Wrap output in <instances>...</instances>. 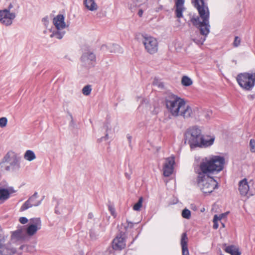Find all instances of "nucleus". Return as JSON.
Segmentation results:
<instances>
[{"mask_svg":"<svg viewBox=\"0 0 255 255\" xmlns=\"http://www.w3.org/2000/svg\"><path fill=\"white\" fill-rule=\"evenodd\" d=\"M225 163L224 157L219 155H213L209 159L206 158L200 164L199 169L204 173H213L223 170Z\"/></svg>","mask_w":255,"mask_h":255,"instance_id":"obj_1","label":"nucleus"},{"mask_svg":"<svg viewBox=\"0 0 255 255\" xmlns=\"http://www.w3.org/2000/svg\"><path fill=\"white\" fill-rule=\"evenodd\" d=\"M164 103L168 111L174 117L179 115L180 110L185 106V101L172 93H167Z\"/></svg>","mask_w":255,"mask_h":255,"instance_id":"obj_2","label":"nucleus"},{"mask_svg":"<svg viewBox=\"0 0 255 255\" xmlns=\"http://www.w3.org/2000/svg\"><path fill=\"white\" fill-rule=\"evenodd\" d=\"M198 185L204 194H210L218 188V182L213 177L210 176L209 173H204L200 170L198 172Z\"/></svg>","mask_w":255,"mask_h":255,"instance_id":"obj_3","label":"nucleus"},{"mask_svg":"<svg viewBox=\"0 0 255 255\" xmlns=\"http://www.w3.org/2000/svg\"><path fill=\"white\" fill-rule=\"evenodd\" d=\"M202 135L201 130L197 126L190 127L184 134V143L189 144L191 149L198 147Z\"/></svg>","mask_w":255,"mask_h":255,"instance_id":"obj_4","label":"nucleus"},{"mask_svg":"<svg viewBox=\"0 0 255 255\" xmlns=\"http://www.w3.org/2000/svg\"><path fill=\"white\" fill-rule=\"evenodd\" d=\"M236 80L241 87L246 91H251L255 85V72H244L239 74Z\"/></svg>","mask_w":255,"mask_h":255,"instance_id":"obj_5","label":"nucleus"},{"mask_svg":"<svg viewBox=\"0 0 255 255\" xmlns=\"http://www.w3.org/2000/svg\"><path fill=\"white\" fill-rule=\"evenodd\" d=\"M20 158L14 153H10L8 152L2 158V161L0 163V167H2L3 164L5 162L9 163V165H6L4 169L6 171H15L20 168Z\"/></svg>","mask_w":255,"mask_h":255,"instance_id":"obj_6","label":"nucleus"},{"mask_svg":"<svg viewBox=\"0 0 255 255\" xmlns=\"http://www.w3.org/2000/svg\"><path fill=\"white\" fill-rule=\"evenodd\" d=\"M13 7V4L10 3L6 8L0 10V22L5 26H8L11 25L12 20L16 17L15 12L13 10L10 12Z\"/></svg>","mask_w":255,"mask_h":255,"instance_id":"obj_7","label":"nucleus"},{"mask_svg":"<svg viewBox=\"0 0 255 255\" xmlns=\"http://www.w3.org/2000/svg\"><path fill=\"white\" fill-rule=\"evenodd\" d=\"M142 43L147 52L150 54L155 53L158 50V42L157 40L152 36L145 35H142Z\"/></svg>","mask_w":255,"mask_h":255,"instance_id":"obj_8","label":"nucleus"},{"mask_svg":"<svg viewBox=\"0 0 255 255\" xmlns=\"http://www.w3.org/2000/svg\"><path fill=\"white\" fill-rule=\"evenodd\" d=\"M30 220L32 223L23 226V229L28 236H32L40 229L41 222L39 218H32Z\"/></svg>","mask_w":255,"mask_h":255,"instance_id":"obj_9","label":"nucleus"},{"mask_svg":"<svg viewBox=\"0 0 255 255\" xmlns=\"http://www.w3.org/2000/svg\"><path fill=\"white\" fill-rule=\"evenodd\" d=\"M193 25L197 28L201 35L207 37L210 33V25L206 22L203 23V20L202 21L200 20L198 16L196 17H193L191 19Z\"/></svg>","mask_w":255,"mask_h":255,"instance_id":"obj_10","label":"nucleus"},{"mask_svg":"<svg viewBox=\"0 0 255 255\" xmlns=\"http://www.w3.org/2000/svg\"><path fill=\"white\" fill-rule=\"evenodd\" d=\"M38 193L35 192L21 206L20 211H23L33 206H38L41 204V200L36 201Z\"/></svg>","mask_w":255,"mask_h":255,"instance_id":"obj_11","label":"nucleus"},{"mask_svg":"<svg viewBox=\"0 0 255 255\" xmlns=\"http://www.w3.org/2000/svg\"><path fill=\"white\" fill-rule=\"evenodd\" d=\"M174 164V157H168L166 159V162L163 165V175L164 176L169 177L172 174Z\"/></svg>","mask_w":255,"mask_h":255,"instance_id":"obj_12","label":"nucleus"},{"mask_svg":"<svg viewBox=\"0 0 255 255\" xmlns=\"http://www.w3.org/2000/svg\"><path fill=\"white\" fill-rule=\"evenodd\" d=\"M11 244L0 243V255H13L16 252L14 248L11 247Z\"/></svg>","mask_w":255,"mask_h":255,"instance_id":"obj_13","label":"nucleus"},{"mask_svg":"<svg viewBox=\"0 0 255 255\" xmlns=\"http://www.w3.org/2000/svg\"><path fill=\"white\" fill-rule=\"evenodd\" d=\"M113 249L114 250H122L126 247V240L122 235L118 236L112 242Z\"/></svg>","mask_w":255,"mask_h":255,"instance_id":"obj_14","label":"nucleus"},{"mask_svg":"<svg viewBox=\"0 0 255 255\" xmlns=\"http://www.w3.org/2000/svg\"><path fill=\"white\" fill-rule=\"evenodd\" d=\"M184 3L185 0H175V13L178 18L183 17V12L185 9L184 6Z\"/></svg>","mask_w":255,"mask_h":255,"instance_id":"obj_15","label":"nucleus"},{"mask_svg":"<svg viewBox=\"0 0 255 255\" xmlns=\"http://www.w3.org/2000/svg\"><path fill=\"white\" fill-rule=\"evenodd\" d=\"M65 17L63 14H58L53 18V22L57 30L65 28L67 26L64 21Z\"/></svg>","mask_w":255,"mask_h":255,"instance_id":"obj_16","label":"nucleus"},{"mask_svg":"<svg viewBox=\"0 0 255 255\" xmlns=\"http://www.w3.org/2000/svg\"><path fill=\"white\" fill-rule=\"evenodd\" d=\"M209 139H205L202 134L198 147L206 148L211 146L213 144L215 137V136H208Z\"/></svg>","mask_w":255,"mask_h":255,"instance_id":"obj_17","label":"nucleus"},{"mask_svg":"<svg viewBox=\"0 0 255 255\" xmlns=\"http://www.w3.org/2000/svg\"><path fill=\"white\" fill-rule=\"evenodd\" d=\"M206 9L207 11L203 5L202 6L199 5V7L197 8L200 16L203 20V23H209V11L207 7H206Z\"/></svg>","mask_w":255,"mask_h":255,"instance_id":"obj_18","label":"nucleus"},{"mask_svg":"<svg viewBox=\"0 0 255 255\" xmlns=\"http://www.w3.org/2000/svg\"><path fill=\"white\" fill-rule=\"evenodd\" d=\"M180 244L182 247V255H189V251L187 245L188 238L186 233H184L182 234Z\"/></svg>","mask_w":255,"mask_h":255,"instance_id":"obj_19","label":"nucleus"},{"mask_svg":"<svg viewBox=\"0 0 255 255\" xmlns=\"http://www.w3.org/2000/svg\"><path fill=\"white\" fill-rule=\"evenodd\" d=\"M239 190L242 196H246L249 191V185L247 179L245 178L240 181Z\"/></svg>","mask_w":255,"mask_h":255,"instance_id":"obj_20","label":"nucleus"},{"mask_svg":"<svg viewBox=\"0 0 255 255\" xmlns=\"http://www.w3.org/2000/svg\"><path fill=\"white\" fill-rule=\"evenodd\" d=\"M105 48L108 50L110 53H122L123 52V50L120 46L115 43H113L109 46L102 45L101 46V49L104 50Z\"/></svg>","mask_w":255,"mask_h":255,"instance_id":"obj_21","label":"nucleus"},{"mask_svg":"<svg viewBox=\"0 0 255 255\" xmlns=\"http://www.w3.org/2000/svg\"><path fill=\"white\" fill-rule=\"evenodd\" d=\"M224 246L225 248L224 251L231 255H241V252L240 251L239 249L234 245H230L228 246H226V244H224Z\"/></svg>","mask_w":255,"mask_h":255,"instance_id":"obj_22","label":"nucleus"},{"mask_svg":"<svg viewBox=\"0 0 255 255\" xmlns=\"http://www.w3.org/2000/svg\"><path fill=\"white\" fill-rule=\"evenodd\" d=\"M192 113V108L189 105H185L184 108L180 110L179 115L183 116L184 118H187L191 117Z\"/></svg>","mask_w":255,"mask_h":255,"instance_id":"obj_23","label":"nucleus"},{"mask_svg":"<svg viewBox=\"0 0 255 255\" xmlns=\"http://www.w3.org/2000/svg\"><path fill=\"white\" fill-rule=\"evenodd\" d=\"M84 4L86 7L91 11L96 10L98 8V6L94 0H84Z\"/></svg>","mask_w":255,"mask_h":255,"instance_id":"obj_24","label":"nucleus"},{"mask_svg":"<svg viewBox=\"0 0 255 255\" xmlns=\"http://www.w3.org/2000/svg\"><path fill=\"white\" fill-rule=\"evenodd\" d=\"M81 60L82 61H84L86 60H90L91 61H95L96 60V56L93 52H88L87 53H84L82 55Z\"/></svg>","mask_w":255,"mask_h":255,"instance_id":"obj_25","label":"nucleus"},{"mask_svg":"<svg viewBox=\"0 0 255 255\" xmlns=\"http://www.w3.org/2000/svg\"><path fill=\"white\" fill-rule=\"evenodd\" d=\"M110 123L108 122H105L104 124L103 128L105 129L106 133L104 136H102L100 138H98L97 140V141L100 143L103 141V140H107L109 139V135L108 131V130H111V128L109 127Z\"/></svg>","mask_w":255,"mask_h":255,"instance_id":"obj_26","label":"nucleus"},{"mask_svg":"<svg viewBox=\"0 0 255 255\" xmlns=\"http://www.w3.org/2000/svg\"><path fill=\"white\" fill-rule=\"evenodd\" d=\"M9 197V193L8 189L4 188H0V200L5 201Z\"/></svg>","mask_w":255,"mask_h":255,"instance_id":"obj_27","label":"nucleus"},{"mask_svg":"<svg viewBox=\"0 0 255 255\" xmlns=\"http://www.w3.org/2000/svg\"><path fill=\"white\" fill-rule=\"evenodd\" d=\"M24 158L26 160L31 161L36 158L34 152L31 150H27L24 153Z\"/></svg>","mask_w":255,"mask_h":255,"instance_id":"obj_28","label":"nucleus"},{"mask_svg":"<svg viewBox=\"0 0 255 255\" xmlns=\"http://www.w3.org/2000/svg\"><path fill=\"white\" fill-rule=\"evenodd\" d=\"M193 83L192 80L187 76H183L181 79V84L185 87L191 86Z\"/></svg>","mask_w":255,"mask_h":255,"instance_id":"obj_29","label":"nucleus"},{"mask_svg":"<svg viewBox=\"0 0 255 255\" xmlns=\"http://www.w3.org/2000/svg\"><path fill=\"white\" fill-rule=\"evenodd\" d=\"M65 31H60L59 30L54 31L50 35V37H56L57 39H61L65 34Z\"/></svg>","mask_w":255,"mask_h":255,"instance_id":"obj_30","label":"nucleus"},{"mask_svg":"<svg viewBox=\"0 0 255 255\" xmlns=\"http://www.w3.org/2000/svg\"><path fill=\"white\" fill-rule=\"evenodd\" d=\"M24 232L23 229H18L16 231L12 232L11 235V238H15L17 240L21 239V233Z\"/></svg>","mask_w":255,"mask_h":255,"instance_id":"obj_31","label":"nucleus"},{"mask_svg":"<svg viewBox=\"0 0 255 255\" xmlns=\"http://www.w3.org/2000/svg\"><path fill=\"white\" fill-rule=\"evenodd\" d=\"M108 209L111 213V214L114 218L117 217V213L116 212L115 208L114 207V205L113 204H111L110 201H108Z\"/></svg>","mask_w":255,"mask_h":255,"instance_id":"obj_32","label":"nucleus"},{"mask_svg":"<svg viewBox=\"0 0 255 255\" xmlns=\"http://www.w3.org/2000/svg\"><path fill=\"white\" fill-rule=\"evenodd\" d=\"M143 202V198L140 197L138 201L133 205V209L134 211H139L140 210L141 207H142V204Z\"/></svg>","mask_w":255,"mask_h":255,"instance_id":"obj_33","label":"nucleus"},{"mask_svg":"<svg viewBox=\"0 0 255 255\" xmlns=\"http://www.w3.org/2000/svg\"><path fill=\"white\" fill-rule=\"evenodd\" d=\"M181 215L183 218L189 219L191 215V211L189 209L185 208L182 210Z\"/></svg>","mask_w":255,"mask_h":255,"instance_id":"obj_34","label":"nucleus"},{"mask_svg":"<svg viewBox=\"0 0 255 255\" xmlns=\"http://www.w3.org/2000/svg\"><path fill=\"white\" fill-rule=\"evenodd\" d=\"M91 91V86L87 85L83 87L82 89V93L85 96H88L90 94Z\"/></svg>","mask_w":255,"mask_h":255,"instance_id":"obj_35","label":"nucleus"},{"mask_svg":"<svg viewBox=\"0 0 255 255\" xmlns=\"http://www.w3.org/2000/svg\"><path fill=\"white\" fill-rule=\"evenodd\" d=\"M89 235L91 240H96L97 239L99 235L97 234V232L93 229H91L89 231Z\"/></svg>","mask_w":255,"mask_h":255,"instance_id":"obj_36","label":"nucleus"},{"mask_svg":"<svg viewBox=\"0 0 255 255\" xmlns=\"http://www.w3.org/2000/svg\"><path fill=\"white\" fill-rule=\"evenodd\" d=\"M206 38V37H205V36H204L203 38L201 37V38H200L199 39H198V38H193L192 40L195 43H196L197 45H202L203 44L204 42L205 41Z\"/></svg>","mask_w":255,"mask_h":255,"instance_id":"obj_37","label":"nucleus"},{"mask_svg":"<svg viewBox=\"0 0 255 255\" xmlns=\"http://www.w3.org/2000/svg\"><path fill=\"white\" fill-rule=\"evenodd\" d=\"M7 123V119L5 117H2L0 118V127L4 128L5 127Z\"/></svg>","mask_w":255,"mask_h":255,"instance_id":"obj_38","label":"nucleus"},{"mask_svg":"<svg viewBox=\"0 0 255 255\" xmlns=\"http://www.w3.org/2000/svg\"><path fill=\"white\" fill-rule=\"evenodd\" d=\"M250 150L252 152H255V140L254 139H251L250 140Z\"/></svg>","mask_w":255,"mask_h":255,"instance_id":"obj_39","label":"nucleus"},{"mask_svg":"<svg viewBox=\"0 0 255 255\" xmlns=\"http://www.w3.org/2000/svg\"><path fill=\"white\" fill-rule=\"evenodd\" d=\"M153 84L154 85H156L158 86V87L163 88L164 87V84L163 82H160L156 78H155L153 81Z\"/></svg>","mask_w":255,"mask_h":255,"instance_id":"obj_40","label":"nucleus"},{"mask_svg":"<svg viewBox=\"0 0 255 255\" xmlns=\"http://www.w3.org/2000/svg\"><path fill=\"white\" fill-rule=\"evenodd\" d=\"M240 38L238 36H236L233 43L234 46H238L240 44Z\"/></svg>","mask_w":255,"mask_h":255,"instance_id":"obj_41","label":"nucleus"},{"mask_svg":"<svg viewBox=\"0 0 255 255\" xmlns=\"http://www.w3.org/2000/svg\"><path fill=\"white\" fill-rule=\"evenodd\" d=\"M42 21L43 22L44 25L47 27L48 24H49V20L48 16H46L42 19Z\"/></svg>","mask_w":255,"mask_h":255,"instance_id":"obj_42","label":"nucleus"},{"mask_svg":"<svg viewBox=\"0 0 255 255\" xmlns=\"http://www.w3.org/2000/svg\"><path fill=\"white\" fill-rule=\"evenodd\" d=\"M19 221L22 224H25L28 222V219L24 217H21L19 218Z\"/></svg>","mask_w":255,"mask_h":255,"instance_id":"obj_43","label":"nucleus"},{"mask_svg":"<svg viewBox=\"0 0 255 255\" xmlns=\"http://www.w3.org/2000/svg\"><path fill=\"white\" fill-rule=\"evenodd\" d=\"M201 2H202V4L203 5L204 4V0H200ZM194 5L197 7H199V5H200L199 2V0H194Z\"/></svg>","mask_w":255,"mask_h":255,"instance_id":"obj_44","label":"nucleus"},{"mask_svg":"<svg viewBox=\"0 0 255 255\" xmlns=\"http://www.w3.org/2000/svg\"><path fill=\"white\" fill-rule=\"evenodd\" d=\"M127 223H128V226L126 227V229H127L128 228H132L133 227L134 224L132 222L127 220Z\"/></svg>","mask_w":255,"mask_h":255,"instance_id":"obj_45","label":"nucleus"},{"mask_svg":"<svg viewBox=\"0 0 255 255\" xmlns=\"http://www.w3.org/2000/svg\"><path fill=\"white\" fill-rule=\"evenodd\" d=\"M221 219L222 218L220 215L218 216L217 215H215L213 218V221H216L218 222V221H220Z\"/></svg>","mask_w":255,"mask_h":255,"instance_id":"obj_46","label":"nucleus"},{"mask_svg":"<svg viewBox=\"0 0 255 255\" xmlns=\"http://www.w3.org/2000/svg\"><path fill=\"white\" fill-rule=\"evenodd\" d=\"M6 189H8V192L9 193V195L11 194L15 193L16 192V191L14 190V189L12 187H9L8 188H7Z\"/></svg>","mask_w":255,"mask_h":255,"instance_id":"obj_47","label":"nucleus"},{"mask_svg":"<svg viewBox=\"0 0 255 255\" xmlns=\"http://www.w3.org/2000/svg\"><path fill=\"white\" fill-rule=\"evenodd\" d=\"M159 109L157 107H154V110L152 111L151 113L153 115H157L158 113Z\"/></svg>","mask_w":255,"mask_h":255,"instance_id":"obj_48","label":"nucleus"},{"mask_svg":"<svg viewBox=\"0 0 255 255\" xmlns=\"http://www.w3.org/2000/svg\"><path fill=\"white\" fill-rule=\"evenodd\" d=\"M132 172L130 170L129 172H125V175L126 177L129 180L130 179V175L131 174Z\"/></svg>","mask_w":255,"mask_h":255,"instance_id":"obj_49","label":"nucleus"},{"mask_svg":"<svg viewBox=\"0 0 255 255\" xmlns=\"http://www.w3.org/2000/svg\"><path fill=\"white\" fill-rule=\"evenodd\" d=\"M127 137L129 145L130 146L132 136L130 135H129V134H128L127 135Z\"/></svg>","mask_w":255,"mask_h":255,"instance_id":"obj_50","label":"nucleus"},{"mask_svg":"<svg viewBox=\"0 0 255 255\" xmlns=\"http://www.w3.org/2000/svg\"><path fill=\"white\" fill-rule=\"evenodd\" d=\"M218 227H219V224H218V222H216V221H213V228L214 229H217L218 228Z\"/></svg>","mask_w":255,"mask_h":255,"instance_id":"obj_51","label":"nucleus"},{"mask_svg":"<svg viewBox=\"0 0 255 255\" xmlns=\"http://www.w3.org/2000/svg\"><path fill=\"white\" fill-rule=\"evenodd\" d=\"M5 241V239L4 236L0 234V243H4Z\"/></svg>","mask_w":255,"mask_h":255,"instance_id":"obj_52","label":"nucleus"},{"mask_svg":"<svg viewBox=\"0 0 255 255\" xmlns=\"http://www.w3.org/2000/svg\"><path fill=\"white\" fill-rule=\"evenodd\" d=\"M247 98L250 100H253L255 98V94L249 95L247 96Z\"/></svg>","mask_w":255,"mask_h":255,"instance_id":"obj_53","label":"nucleus"},{"mask_svg":"<svg viewBox=\"0 0 255 255\" xmlns=\"http://www.w3.org/2000/svg\"><path fill=\"white\" fill-rule=\"evenodd\" d=\"M228 213H229V212H227L220 214V216L221 217V218L222 219L223 218L226 217V216L228 214Z\"/></svg>","mask_w":255,"mask_h":255,"instance_id":"obj_54","label":"nucleus"},{"mask_svg":"<svg viewBox=\"0 0 255 255\" xmlns=\"http://www.w3.org/2000/svg\"><path fill=\"white\" fill-rule=\"evenodd\" d=\"M94 216L92 213H89L88 215V218L89 219H92L93 218Z\"/></svg>","mask_w":255,"mask_h":255,"instance_id":"obj_55","label":"nucleus"},{"mask_svg":"<svg viewBox=\"0 0 255 255\" xmlns=\"http://www.w3.org/2000/svg\"><path fill=\"white\" fill-rule=\"evenodd\" d=\"M143 14V10L141 9H140L138 11V15L139 16L141 17Z\"/></svg>","mask_w":255,"mask_h":255,"instance_id":"obj_56","label":"nucleus"},{"mask_svg":"<svg viewBox=\"0 0 255 255\" xmlns=\"http://www.w3.org/2000/svg\"><path fill=\"white\" fill-rule=\"evenodd\" d=\"M55 213L57 214H60V212H59V211L56 209L55 210Z\"/></svg>","mask_w":255,"mask_h":255,"instance_id":"obj_57","label":"nucleus"},{"mask_svg":"<svg viewBox=\"0 0 255 255\" xmlns=\"http://www.w3.org/2000/svg\"><path fill=\"white\" fill-rule=\"evenodd\" d=\"M45 198V196H43L41 199L40 200H41V202L43 201V200Z\"/></svg>","mask_w":255,"mask_h":255,"instance_id":"obj_58","label":"nucleus"},{"mask_svg":"<svg viewBox=\"0 0 255 255\" xmlns=\"http://www.w3.org/2000/svg\"><path fill=\"white\" fill-rule=\"evenodd\" d=\"M23 246H21L20 247V250H22V249H23Z\"/></svg>","mask_w":255,"mask_h":255,"instance_id":"obj_59","label":"nucleus"},{"mask_svg":"<svg viewBox=\"0 0 255 255\" xmlns=\"http://www.w3.org/2000/svg\"><path fill=\"white\" fill-rule=\"evenodd\" d=\"M222 225L223 227H225V225L224 223H222Z\"/></svg>","mask_w":255,"mask_h":255,"instance_id":"obj_60","label":"nucleus"},{"mask_svg":"<svg viewBox=\"0 0 255 255\" xmlns=\"http://www.w3.org/2000/svg\"><path fill=\"white\" fill-rule=\"evenodd\" d=\"M71 119H72V120H71V122H72L73 120L72 116L71 115Z\"/></svg>","mask_w":255,"mask_h":255,"instance_id":"obj_61","label":"nucleus"}]
</instances>
